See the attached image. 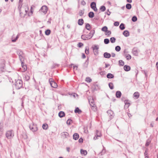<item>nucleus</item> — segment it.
Listing matches in <instances>:
<instances>
[{
	"mask_svg": "<svg viewBox=\"0 0 158 158\" xmlns=\"http://www.w3.org/2000/svg\"><path fill=\"white\" fill-rule=\"evenodd\" d=\"M95 33V30H92L88 35H83L81 36V38L84 40L90 39L92 38Z\"/></svg>",
	"mask_w": 158,
	"mask_h": 158,
	"instance_id": "obj_1",
	"label": "nucleus"
},
{
	"mask_svg": "<svg viewBox=\"0 0 158 158\" xmlns=\"http://www.w3.org/2000/svg\"><path fill=\"white\" fill-rule=\"evenodd\" d=\"M15 87L17 89H20L22 87L23 81L21 80H15Z\"/></svg>",
	"mask_w": 158,
	"mask_h": 158,
	"instance_id": "obj_2",
	"label": "nucleus"
},
{
	"mask_svg": "<svg viewBox=\"0 0 158 158\" xmlns=\"http://www.w3.org/2000/svg\"><path fill=\"white\" fill-rule=\"evenodd\" d=\"M17 54L19 56V58L21 63L24 60V54L22 51L20 50H18L17 52Z\"/></svg>",
	"mask_w": 158,
	"mask_h": 158,
	"instance_id": "obj_3",
	"label": "nucleus"
},
{
	"mask_svg": "<svg viewBox=\"0 0 158 158\" xmlns=\"http://www.w3.org/2000/svg\"><path fill=\"white\" fill-rule=\"evenodd\" d=\"M6 137L8 139H10L12 138L14 135V133L13 131H7L6 134Z\"/></svg>",
	"mask_w": 158,
	"mask_h": 158,
	"instance_id": "obj_4",
	"label": "nucleus"
},
{
	"mask_svg": "<svg viewBox=\"0 0 158 158\" xmlns=\"http://www.w3.org/2000/svg\"><path fill=\"white\" fill-rule=\"evenodd\" d=\"M49 82L52 87L54 88H56L57 87L58 85L57 84L52 80V78L49 79Z\"/></svg>",
	"mask_w": 158,
	"mask_h": 158,
	"instance_id": "obj_5",
	"label": "nucleus"
},
{
	"mask_svg": "<svg viewBox=\"0 0 158 158\" xmlns=\"http://www.w3.org/2000/svg\"><path fill=\"white\" fill-rule=\"evenodd\" d=\"M48 11V7L46 6H43L40 10V11L43 12L44 14H45Z\"/></svg>",
	"mask_w": 158,
	"mask_h": 158,
	"instance_id": "obj_6",
	"label": "nucleus"
},
{
	"mask_svg": "<svg viewBox=\"0 0 158 158\" xmlns=\"http://www.w3.org/2000/svg\"><path fill=\"white\" fill-rule=\"evenodd\" d=\"M30 129L33 132H35L37 130V128L36 125L33 124L29 126Z\"/></svg>",
	"mask_w": 158,
	"mask_h": 158,
	"instance_id": "obj_7",
	"label": "nucleus"
},
{
	"mask_svg": "<svg viewBox=\"0 0 158 158\" xmlns=\"http://www.w3.org/2000/svg\"><path fill=\"white\" fill-rule=\"evenodd\" d=\"M107 112L110 117V120L112 119L114 115L113 112L111 110H109L107 111Z\"/></svg>",
	"mask_w": 158,
	"mask_h": 158,
	"instance_id": "obj_8",
	"label": "nucleus"
},
{
	"mask_svg": "<svg viewBox=\"0 0 158 158\" xmlns=\"http://www.w3.org/2000/svg\"><path fill=\"white\" fill-rule=\"evenodd\" d=\"M62 136L63 138H66L69 137V133L66 132H64L61 133Z\"/></svg>",
	"mask_w": 158,
	"mask_h": 158,
	"instance_id": "obj_9",
	"label": "nucleus"
},
{
	"mask_svg": "<svg viewBox=\"0 0 158 158\" xmlns=\"http://www.w3.org/2000/svg\"><path fill=\"white\" fill-rule=\"evenodd\" d=\"M103 56L105 58H109L110 57L111 55L110 53L105 52L104 53Z\"/></svg>",
	"mask_w": 158,
	"mask_h": 158,
	"instance_id": "obj_10",
	"label": "nucleus"
},
{
	"mask_svg": "<svg viewBox=\"0 0 158 158\" xmlns=\"http://www.w3.org/2000/svg\"><path fill=\"white\" fill-rule=\"evenodd\" d=\"M116 97L118 98H119L121 96L122 93L119 91H117L116 93Z\"/></svg>",
	"mask_w": 158,
	"mask_h": 158,
	"instance_id": "obj_11",
	"label": "nucleus"
},
{
	"mask_svg": "<svg viewBox=\"0 0 158 158\" xmlns=\"http://www.w3.org/2000/svg\"><path fill=\"white\" fill-rule=\"evenodd\" d=\"M124 70L126 71H128L130 70L131 67H130L127 65H126L124 66L123 67Z\"/></svg>",
	"mask_w": 158,
	"mask_h": 158,
	"instance_id": "obj_12",
	"label": "nucleus"
},
{
	"mask_svg": "<svg viewBox=\"0 0 158 158\" xmlns=\"http://www.w3.org/2000/svg\"><path fill=\"white\" fill-rule=\"evenodd\" d=\"M79 138V135L77 133H74L73 135V139L75 140H77Z\"/></svg>",
	"mask_w": 158,
	"mask_h": 158,
	"instance_id": "obj_13",
	"label": "nucleus"
},
{
	"mask_svg": "<svg viewBox=\"0 0 158 158\" xmlns=\"http://www.w3.org/2000/svg\"><path fill=\"white\" fill-rule=\"evenodd\" d=\"M123 35L126 37H128L129 35V32L128 31L125 30L123 32Z\"/></svg>",
	"mask_w": 158,
	"mask_h": 158,
	"instance_id": "obj_14",
	"label": "nucleus"
},
{
	"mask_svg": "<svg viewBox=\"0 0 158 158\" xmlns=\"http://www.w3.org/2000/svg\"><path fill=\"white\" fill-rule=\"evenodd\" d=\"M65 115V114L64 112L62 111H60L58 114L59 116L61 118L64 117Z\"/></svg>",
	"mask_w": 158,
	"mask_h": 158,
	"instance_id": "obj_15",
	"label": "nucleus"
},
{
	"mask_svg": "<svg viewBox=\"0 0 158 158\" xmlns=\"http://www.w3.org/2000/svg\"><path fill=\"white\" fill-rule=\"evenodd\" d=\"M106 77L108 78L112 79L114 77V76L113 74L109 73L107 74L106 75Z\"/></svg>",
	"mask_w": 158,
	"mask_h": 158,
	"instance_id": "obj_16",
	"label": "nucleus"
},
{
	"mask_svg": "<svg viewBox=\"0 0 158 158\" xmlns=\"http://www.w3.org/2000/svg\"><path fill=\"white\" fill-rule=\"evenodd\" d=\"M84 22L83 19H79L78 21V24L79 25L81 26L84 23Z\"/></svg>",
	"mask_w": 158,
	"mask_h": 158,
	"instance_id": "obj_17",
	"label": "nucleus"
},
{
	"mask_svg": "<svg viewBox=\"0 0 158 158\" xmlns=\"http://www.w3.org/2000/svg\"><path fill=\"white\" fill-rule=\"evenodd\" d=\"M74 112L76 113H77L79 114H80L81 113L82 111L78 107H77L74 110Z\"/></svg>",
	"mask_w": 158,
	"mask_h": 158,
	"instance_id": "obj_18",
	"label": "nucleus"
},
{
	"mask_svg": "<svg viewBox=\"0 0 158 158\" xmlns=\"http://www.w3.org/2000/svg\"><path fill=\"white\" fill-rule=\"evenodd\" d=\"M132 52L133 55L135 56H137L138 54V52L137 50L135 48H134L132 50Z\"/></svg>",
	"mask_w": 158,
	"mask_h": 158,
	"instance_id": "obj_19",
	"label": "nucleus"
},
{
	"mask_svg": "<svg viewBox=\"0 0 158 158\" xmlns=\"http://www.w3.org/2000/svg\"><path fill=\"white\" fill-rule=\"evenodd\" d=\"M90 7L92 9L96 7V3L94 2H92L90 4Z\"/></svg>",
	"mask_w": 158,
	"mask_h": 158,
	"instance_id": "obj_20",
	"label": "nucleus"
},
{
	"mask_svg": "<svg viewBox=\"0 0 158 158\" xmlns=\"http://www.w3.org/2000/svg\"><path fill=\"white\" fill-rule=\"evenodd\" d=\"M134 97L136 98V99L138 98L139 96V93L138 92H135L133 94Z\"/></svg>",
	"mask_w": 158,
	"mask_h": 158,
	"instance_id": "obj_21",
	"label": "nucleus"
},
{
	"mask_svg": "<svg viewBox=\"0 0 158 158\" xmlns=\"http://www.w3.org/2000/svg\"><path fill=\"white\" fill-rule=\"evenodd\" d=\"M85 28L87 30L90 31L91 29V26L88 23H86L85 26Z\"/></svg>",
	"mask_w": 158,
	"mask_h": 158,
	"instance_id": "obj_22",
	"label": "nucleus"
},
{
	"mask_svg": "<svg viewBox=\"0 0 158 158\" xmlns=\"http://www.w3.org/2000/svg\"><path fill=\"white\" fill-rule=\"evenodd\" d=\"M88 16L90 18H93L94 16V13L93 12H90L88 14Z\"/></svg>",
	"mask_w": 158,
	"mask_h": 158,
	"instance_id": "obj_23",
	"label": "nucleus"
},
{
	"mask_svg": "<svg viewBox=\"0 0 158 158\" xmlns=\"http://www.w3.org/2000/svg\"><path fill=\"white\" fill-rule=\"evenodd\" d=\"M119 28L122 30L125 29V27L124 24L123 23H121L119 26Z\"/></svg>",
	"mask_w": 158,
	"mask_h": 158,
	"instance_id": "obj_24",
	"label": "nucleus"
},
{
	"mask_svg": "<svg viewBox=\"0 0 158 158\" xmlns=\"http://www.w3.org/2000/svg\"><path fill=\"white\" fill-rule=\"evenodd\" d=\"M81 154L84 155H87V151L86 150L81 149Z\"/></svg>",
	"mask_w": 158,
	"mask_h": 158,
	"instance_id": "obj_25",
	"label": "nucleus"
},
{
	"mask_svg": "<svg viewBox=\"0 0 158 158\" xmlns=\"http://www.w3.org/2000/svg\"><path fill=\"white\" fill-rule=\"evenodd\" d=\"M44 130H47L48 128V126L47 124H44L42 126Z\"/></svg>",
	"mask_w": 158,
	"mask_h": 158,
	"instance_id": "obj_26",
	"label": "nucleus"
},
{
	"mask_svg": "<svg viewBox=\"0 0 158 158\" xmlns=\"http://www.w3.org/2000/svg\"><path fill=\"white\" fill-rule=\"evenodd\" d=\"M109 86L111 89H114V85L113 83L110 82L108 84Z\"/></svg>",
	"mask_w": 158,
	"mask_h": 158,
	"instance_id": "obj_27",
	"label": "nucleus"
},
{
	"mask_svg": "<svg viewBox=\"0 0 158 158\" xmlns=\"http://www.w3.org/2000/svg\"><path fill=\"white\" fill-rule=\"evenodd\" d=\"M126 7L127 9L130 10L131 8V5L130 4L127 3L126 5Z\"/></svg>",
	"mask_w": 158,
	"mask_h": 158,
	"instance_id": "obj_28",
	"label": "nucleus"
},
{
	"mask_svg": "<svg viewBox=\"0 0 158 158\" xmlns=\"http://www.w3.org/2000/svg\"><path fill=\"white\" fill-rule=\"evenodd\" d=\"M99 9L102 11L103 12L106 10V8L105 6H102L100 7Z\"/></svg>",
	"mask_w": 158,
	"mask_h": 158,
	"instance_id": "obj_29",
	"label": "nucleus"
},
{
	"mask_svg": "<svg viewBox=\"0 0 158 158\" xmlns=\"http://www.w3.org/2000/svg\"><path fill=\"white\" fill-rule=\"evenodd\" d=\"M24 78L25 80L27 81L29 80L30 79V77L28 75L26 74L24 75Z\"/></svg>",
	"mask_w": 158,
	"mask_h": 158,
	"instance_id": "obj_30",
	"label": "nucleus"
},
{
	"mask_svg": "<svg viewBox=\"0 0 158 158\" xmlns=\"http://www.w3.org/2000/svg\"><path fill=\"white\" fill-rule=\"evenodd\" d=\"M51 33V31L49 29H47L45 31V34L47 35H49Z\"/></svg>",
	"mask_w": 158,
	"mask_h": 158,
	"instance_id": "obj_31",
	"label": "nucleus"
},
{
	"mask_svg": "<svg viewBox=\"0 0 158 158\" xmlns=\"http://www.w3.org/2000/svg\"><path fill=\"white\" fill-rule=\"evenodd\" d=\"M110 40L111 43H114L115 42L116 39L114 37H112L110 38Z\"/></svg>",
	"mask_w": 158,
	"mask_h": 158,
	"instance_id": "obj_32",
	"label": "nucleus"
},
{
	"mask_svg": "<svg viewBox=\"0 0 158 158\" xmlns=\"http://www.w3.org/2000/svg\"><path fill=\"white\" fill-rule=\"evenodd\" d=\"M85 81L87 82L90 83L92 81V79L89 77H87L86 78Z\"/></svg>",
	"mask_w": 158,
	"mask_h": 158,
	"instance_id": "obj_33",
	"label": "nucleus"
},
{
	"mask_svg": "<svg viewBox=\"0 0 158 158\" xmlns=\"http://www.w3.org/2000/svg\"><path fill=\"white\" fill-rule=\"evenodd\" d=\"M125 56L127 60H129L131 59V57L130 55L128 54L127 55H126Z\"/></svg>",
	"mask_w": 158,
	"mask_h": 158,
	"instance_id": "obj_34",
	"label": "nucleus"
},
{
	"mask_svg": "<svg viewBox=\"0 0 158 158\" xmlns=\"http://www.w3.org/2000/svg\"><path fill=\"white\" fill-rule=\"evenodd\" d=\"M119 65L123 66L124 64V62L122 60H119Z\"/></svg>",
	"mask_w": 158,
	"mask_h": 158,
	"instance_id": "obj_35",
	"label": "nucleus"
},
{
	"mask_svg": "<svg viewBox=\"0 0 158 158\" xmlns=\"http://www.w3.org/2000/svg\"><path fill=\"white\" fill-rule=\"evenodd\" d=\"M104 43L105 44H107L110 42V40L109 39L106 38L104 40Z\"/></svg>",
	"mask_w": 158,
	"mask_h": 158,
	"instance_id": "obj_36",
	"label": "nucleus"
},
{
	"mask_svg": "<svg viewBox=\"0 0 158 158\" xmlns=\"http://www.w3.org/2000/svg\"><path fill=\"white\" fill-rule=\"evenodd\" d=\"M108 28L106 26H104L102 28V30L104 32H106Z\"/></svg>",
	"mask_w": 158,
	"mask_h": 158,
	"instance_id": "obj_37",
	"label": "nucleus"
},
{
	"mask_svg": "<svg viewBox=\"0 0 158 158\" xmlns=\"http://www.w3.org/2000/svg\"><path fill=\"white\" fill-rule=\"evenodd\" d=\"M115 50L117 52L121 50V48L119 46H117L115 48Z\"/></svg>",
	"mask_w": 158,
	"mask_h": 158,
	"instance_id": "obj_38",
	"label": "nucleus"
},
{
	"mask_svg": "<svg viewBox=\"0 0 158 158\" xmlns=\"http://www.w3.org/2000/svg\"><path fill=\"white\" fill-rule=\"evenodd\" d=\"M137 17L135 16H133L131 20L133 22H136L137 20Z\"/></svg>",
	"mask_w": 158,
	"mask_h": 158,
	"instance_id": "obj_39",
	"label": "nucleus"
},
{
	"mask_svg": "<svg viewBox=\"0 0 158 158\" xmlns=\"http://www.w3.org/2000/svg\"><path fill=\"white\" fill-rule=\"evenodd\" d=\"M19 35H17L15 39H13L12 38V40H11L12 42H16V41L17 40V39L19 38Z\"/></svg>",
	"mask_w": 158,
	"mask_h": 158,
	"instance_id": "obj_40",
	"label": "nucleus"
},
{
	"mask_svg": "<svg viewBox=\"0 0 158 158\" xmlns=\"http://www.w3.org/2000/svg\"><path fill=\"white\" fill-rule=\"evenodd\" d=\"M96 135H97V136H98V137H100L101 136L100 132L98 130L96 131Z\"/></svg>",
	"mask_w": 158,
	"mask_h": 158,
	"instance_id": "obj_41",
	"label": "nucleus"
},
{
	"mask_svg": "<svg viewBox=\"0 0 158 158\" xmlns=\"http://www.w3.org/2000/svg\"><path fill=\"white\" fill-rule=\"evenodd\" d=\"M93 48V50H98L99 49L98 46V45H95L94 46V47H92Z\"/></svg>",
	"mask_w": 158,
	"mask_h": 158,
	"instance_id": "obj_42",
	"label": "nucleus"
},
{
	"mask_svg": "<svg viewBox=\"0 0 158 158\" xmlns=\"http://www.w3.org/2000/svg\"><path fill=\"white\" fill-rule=\"evenodd\" d=\"M89 48L88 47H86L85 50V52L86 54H88L89 53Z\"/></svg>",
	"mask_w": 158,
	"mask_h": 158,
	"instance_id": "obj_43",
	"label": "nucleus"
},
{
	"mask_svg": "<svg viewBox=\"0 0 158 158\" xmlns=\"http://www.w3.org/2000/svg\"><path fill=\"white\" fill-rule=\"evenodd\" d=\"M124 103L125 105H128V106H127V107H128L130 104L129 102V100H125L124 101Z\"/></svg>",
	"mask_w": 158,
	"mask_h": 158,
	"instance_id": "obj_44",
	"label": "nucleus"
},
{
	"mask_svg": "<svg viewBox=\"0 0 158 158\" xmlns=\"http://www.w3.org/2000/svg\"><path fill=\"white\" fill-rule=\"evenodd\" d=\"M71 121H72V120L70 118H69L66 122V123L68 125H70V122Z\"/></svg>",
	"mask_w": 158,
	"mask_h": 158,
	"instance_id": "obj_45",
	"label": "nucleus"
},
{
	"mask_svg": "<svg viewBox=\"0 0 158 158\" xmlns=\"http://www.w3.org/2000/svg\"><path fill=\"white\" fill-rule=\"evenodd\" d=\"M93 50V52H94V55H97L98 54V50Z\"/></svg>",
	"mask_w": 158,
	"mask_h": 158,
	"instance_id": "obj_46",
	"label": "nucleus"
},
{
	"mask_svg": "<svg viewBox=\"0 0 158 158\" xmlns=\"http://www.w3.org/2000/svg\"><path fill=\"white\" fill-rule=\"evenodd\" d=\"M22 67L24 69V71H25L27 69V67L26 65H23V62L22 63Z\"/></svg>",
	"mask_w": 158,
	"mask_h": 158,
	"instance_id": "obj_47",
	"label": "nucleus"
},
{
	"mask_svg": "<svg viewBox=\"0 0 158 158\" xmlns=\"http://www.w3.org/2000/svg\"><path fill=\"white\" fill-rule=\"evenodd\" d=\"M106 152V150L105 148H103L102 152L100 153V154H101V155H102L104 154Z\"/></svg>",
	"mask_w": 158,
	"mask_h": 158,
	"instance_id": "obj_48",
	"label": "nucleus"
},
{
	"mask_svg": "<svg viewBox=\"0 0 158 158\" xmlns=\"http://www.w3.org/2000/svg\"><path fill=\"white\" fill-rule=\"evenodd\" d=\"M119 23L118 22L116 21L114 22V26H118L119 25Z\"/></svg>",
	"mask_w": 158,
	"mask_h": 158,
	"instance_id": "obj_49",
	"label": "nucleus"
},
{
	"mask_svg": "<svg viewBox=\"0 0 158 158\" xmlns=\"http://www.w3.org/2000/svg\"><path fill=\"white\" fill-rule=\"evenodd\" d=\"M106 35H110V34H111V31H110L107 30L106 31Z\"/></svg>",
	"mask_w": 158,
	"mask_h": 158,
	"instance_id": "obj_50",
	"label": "nucleus"
},
{
	"mask_svg": "<svg viewBox=\"0 0 158 158\" xmlns=\"http://www.w3.org/2000/svg\"><path fill=\"white\" fill-rule=\"evenodd\" d=\"M89 102L90 105L92 107L94 106V104L93 100H92L91 102H90L89 101Z\"/></svg>",
	"mask_w": 158,
	"mask_h": 158,
	"instance_id": "obj_51",
	"label": "nucleus"
},
{
	"mask_svg": "<svg viewBox=\"0 0 158 158\" xmlns=\"http://www.w3.org/2000/svg\"><path fill=\"white\" fill-rule=\"evenodd\" d=\"M83 45V44L81 43L80 42L78 44V46L79 48H81Z\"/></svg>",
	"mask_w": 158,
	"mask_h": 158,
	"instance_id": "obj_52",
	"label": "nucleus"
},
{
	"mask_svg": "<svg viewBox=\"0 0 158 158\" xmlns=\"http://www.w3.org/2000/svg\"><path fill=\"white\" fill-rule=\"evenodd\" d=\"M2 129L1 126H0V138L1 137L2 135Z\"/></svg>",
	"mask_w": 158,
	"mask_h": 158,
	"instance_id": "obj_53",
	"label": "nucleus"
},
{
	"mask_svg": "<svg viewBox=\"0 0 158 158\" xmlns=\"http://www.w3.org/2000/svg\"><path fill=\"white\" fill-rule=\"evenodd\" d=\"M4 69H5L4 67L3 66L1 67L0 68V70L2 72H3L4 71Z\"/></svg>",
	"mask_w": 158,
	"mask_h": 158,
	"instance_id": "obj_54",
	"label": "nucleus"
},
{
	"mask_svg": "<svg viewBox=\"0 0 158 158\" xmlns=\"http://www.w3.org/2000/svg\"><path fill=\"white\" fill-rule=\"evenodd\" d=\"M58 65L57 64H53L52 66L51 67V68L52 69H54V68H55V67H56V66H58Z\"/></svg>",
	"mask_w": 158,
	"mask_h": 158,
	"instance_id": "obj_55",
	"label": "nucleus"
},
{
	"mask_svg": "<svg viewBox=\"0 0 158 158\" xmlns=\"http://www.w3.org/2000/svg\"><path fill=\"white\" fill-rule=\"evenodd\" d=\"M86 4V3L84 1V0L82 1L81 2V5H82L83 6H85V5Z\"/></svg>",
	"mask_w": 158,
	"mask_h": 158,
	"instance_id": "obj_56",
	"label": "nucleus"
},
{
	"mask_svg": "<svg viewBox=\"0 0 158 158\" xmlns=\"http://www.w3.org/2000/svg\"><path fill=\"white\" fill-rule=\"evenodd\" d=\"M83 141V139L82 138H81L79 139L78 140V142L80 143H82Z\"/></svg>",
	"mask_w": 158,
	"mask_h": 158,
	"instance_id": "obj_57",
	"label": "nucleus"
},
{
	"mask_svg": "<svg viewBox=\"0 0 158 158\" xmlns=\"http://www.w3.org/2000/svg\"><path fill=\"white\" fill-rule=\"evenodd\" d=\"M99 73L101 75H104L105 74L104 71H101Z\"/></svg>",
	"mask_w": 158,
	"mask_h": 158,
	"instance_id": "obj_58",
	"label": "nucleus"
},
{
	"mask_svg": "<svg viewBox=\"0 0 158 158\" xmlns=\"http://www.w3.org/2000/svg\"><path fill=\"white\" fill-rule=\"evenodd\" d=\"M84 12L82 11L81 10L79 13V15L80 16H82L84 14Z\"/></svg>",
	"mask_w": 158,
	"mask_h": 158,
	"instance_id": "obj_59",
	"label": "nucleus"
},
{
	"mask_svg": "<svg viewBox=\"0 0 158 158\" xmlns=\"http://www.w3.org/2000/svg\"><path fill=\"white\" fill-rule=\"evenodd\" d=\"M147 150H146L144 152V155L145 156V158H148V156L147 155Z\"/></svg>",
	"mask_w": 158,
	"mask_h": 158,
	"instance_id": "obj_60",
	"label": "nucleus"
},
{
	"mask_svg": "<svg viewBox=\"0 0 158 158\" xmlns=\"http://www.w3.org/2000/svg\"><path fill=\"white\" fill-rule=\"evenodd\" d=\"M86 57V56L84 53H82V58L83 59H84Z\"/></svg>",
	"mask_w": 158,
	"mask_h": 158,
	"instance_id": "obj_61",
	"label": "nucleus"
},
{
	"mask_svg": "<svg viewBox=\"0 0 158 158\" xmlns=\"http://www.w3.org/2000/svg\"><path fill=\"white\" fill-rule=\"evenodd\" d=\"M98 137L97 136V135H95V137L94 138V140H96L98 139Z\"/></svg>",
	"mask_w": 158,
	"mask_h": 158,
	"instance_id": "obj_62",
	"label": "nucleus"
},
{
	"mask_svg": "<svg viewBox=\"0 0 158 158\" xmlns=\"http://www.w3.org/2000/svg\"><path fill=\"white\" fill-rule=\"evenodd\" d=\"M111 55H112V57H114L115 56V54L114 53H111Z\"/></svg>",
	"mask_w": 158,
	"mask_h": 158,
	"instance_id": "obj_63",
	"label": "nucleus"
},
{
	"mask_svg": "<svg viewBox=\"0 0 158 158\" xmlns=\"http://www.w3.org/2000/svg\"><path fill=\"white\" fill-rule=\"evenodd\" d=\"M94 11H97L98 10V9L96 7H95L93 9Z\"/></svg>",
	"mask_w": 158,
	"mask_h": 158,
	"instance_id": "obj_64",
	"label": "nucleus"
}]
</instances>
